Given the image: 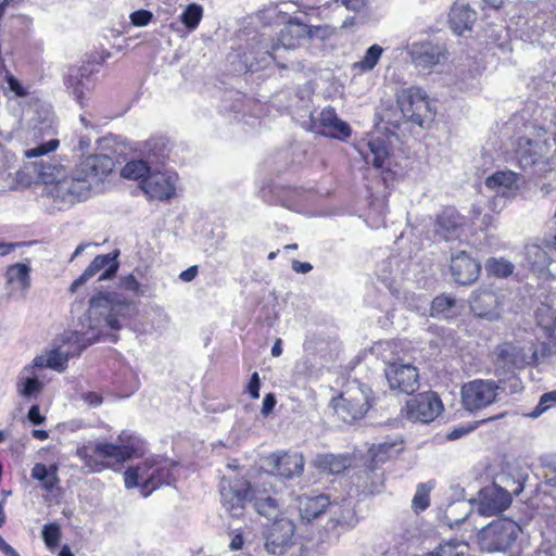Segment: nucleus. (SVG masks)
I'll list each match as a JSON object with an SVG mask.
<instances>
[{"instance_id": "f257e3e1", "label": "nucleus", "mask_w": 556, "mask_h": 556, "mask_svg": "<svg viewBox=\"0 0 556 556\" xmlns=\"http://www.w3.org/2000/svg\"><path fill=\"white\" fill-rule=\"evenodd\" d=\"M31 165L38 178L46 185L45 195L62 211L86 200L92 185L112 172L114 162L105 154H92L87 156L71 176L56 159H40Z\"/></svg>"}, {"instance_id": "f03ea898", "label": "nucleus", "mask_w": 556, "mask_h": 556, "mask_svg": "<svg viewBox=\"0 0 556 556\" xmlns=\"http://www.w3.org/2000/svg\"><path fill=\"white\" fill-rule=\"evenodd\" d=\"M222 504L232 517L243 514L245 503H251L255 511L267 519L276 518L280 503L273 494V483L264 481L262 486H252L242 478H223L219 484Z\"/></svg>"}, {"instance_id": "7ed1b4c3", "label": "nucleus", "mask_w": 556, "mask_h": 556, "mask_svg": "<svg viewBox=\"0 0 556 556\" xmlns=\"http://www.w3.org/2000/svg\"><path fill=\"white\" fill-rule=\"evenodd\" d=\"M137 304L124 294L115 291H99L89 300L88 320L89 329L102 326L112 330H121L137 314Z\"/></svg>"}, {"instance_id": "20e7f679", "label": "nucleus", "mask_w": 556, "mask_h": 556, "mask_svg": "<svg viewBox=\"0 0 556 556\" xmlns=\"http://www.w3.org/2000/svg\"><path fill=\"white\" fill-rule=\"evenodd\" d=\"M403 450V441H384L368 451V463L357 476L356 486L363 493H380L383 489L384 472L381 465L396 456Z\"/></svg>"}, {"instance_id": "39448f33", "label": "nucleus", "mask_w": 556, "mask_h": 556, "mask_svg": "<svg viewBox=\"0 0 556 556\" xmlns=\"http://www.w3.org/2000/svg\"><path fill=\"white\" fill-rule=\"evenodd\" d=\"M552 138L541 127H531L528 132L518 138L515 157L523 169L539 167L545 170L552 156Z\"/></svg>"}, {"instance_id": "423d86ee", "label": "nucleus", "mask_w": 556, "mask_h": 556, "mask_svg": "<svg viewBox=\"0 0 556 556\" xmlns=\"http://www.w3.org/2000/svg\"><path fill=\"white\" fill-rule=\"evenodd\" d=\"M327 515L326 523L317 533V544L320 548L337 544L341 535L354 529L359 521L355 505L349 500H343L341 503L330 501Z\"/></svg>"}, {"instance_id": "0eeeda50", "label": "nucleus", "mask_w": 556, "mask_h": 556, "mask_svg": "<svg viewBox=\"0 0 556 556\" xmlns=\"http://www.w3.org/2000/svg\"><path fill=\"white\" fill-rule=\"evenodd\" d=\"M386 377L391 389H397L404 396L400 402L405 406L401 409L402 416L412 422L417 421V368L412 364H390L386 368Z\"/></svg>"}, {"instance_id": "6e6552de", "label": "nucleus", "mask_w": 556, "mask_h": 556, "mask_svg": "<svg viewBox=\"0 0 556 556\" xmlns=\"http://www.w3.org/2000/svg\"><path fill=\"white\" fill-rule=\"evenodd\" d=\"M521 533L520 526L508 518H500L483 527L477 534L479 548L486 553H507Z\"/></svg>"}, {"instance_id": "1a4fd4ad", "label": "nucleus", "mask_w": 556, "mask_h": 556, "mask_svg": "<svg viewBox=\"0 0 556 556\" xmlns=\"http://www.w3.org/2000/svg\"><path fill=\"white\" fill-rule=\"evenodd\" d=\"M134 452V448L127 445L106 442H88L77 448L76 455L84 462L85 467H87L90 472H99L103 468L109 467L110 463L109 460L99 462L93 455H98L104 459H113L115 463L121 464L130 459Z\"/></svg>"}, {"instance_id": "9d476101", "label": "nucleus", "mask_w": 556, "mask_h": 556, "mask_svg": "<svg viewBox=\"0 0 556 556\" xmlns=\"http://www.w3.org/2000/svg\"><path fill=\"white\" fill-rule=\"evenodd\" d=\"M370 390L365 384L355 382L333 400L336 415L345 424H353L362 419L370 408Z\"/></svg>"}, {"instance_id": "9b49d317", "label": "nucleus", "mask_w": 556, "mask_h": 556, "mask_svg": "<svg viewBox=\"0 0 556 556\" xmlns=\"http://www.w3.org/2000/svg\"><path fill=\"white\" fill-rule=\"evenodd\" d=\"M290 33L289 30L281 29L276 40H260L256 47H253L249 54L245 55L247 62L249 61V55H254L255 70L267 67L270 62H276L279 67L286 68L287 66L285 64L278 62L277 51L281 48L290 50L298 47V42L290 36ZM254 64L251 63V70Z\"/></svg>"}, {"instance_id": "f8f14e48", "label": "nucleus", "mask_w": 556, "mask_h": 556, "mask_svg": "<svg viewBox=\"0 0 556 556\" xmlns=\"http://www.w3.org/2000/svg\"><path fill=\"white\" fill-rule=\"evenodd\" d=\"M536 359V348L532 341L506 342L497 349V364L505 370L523 368Z\"/></svg>"}, {"instance_id": "ddd939ff", "label": "nucleus", "mask_w": 556, "mask_h": 556, "mask_svg": "<svg viewBox=\"0 0 556 556\" xmlns=\"http://www.w3.org/2000/svg\"><path fill=\"white\" fill-rule=\"evenodd\" d=\"M176 466L177 464L168 458L144 460L146 480L141 483V494L148 497L156 489L170 485L175 481Z\"/></svg>"}, {"instance_id": "4468645a", "label": "nucleus", "mask_w": 556, "mask_h": 556, "mask_svg": "<svg viewBox=\"0 0 556 556\" xmlns=\"http://www.w3.org/2000/svg\"><path fill=\"white\" fill-rule=\"evenodd\" d=\"M497 384L493 380H473L462 388V403L466 410L482 409L495 402Z\"/></svg>"}, {"instance_id": "2eb2a0df", "label": "nucleus", "mask_w": 556, "mask_h": 556, "mask_svg": "<svg viewBox=\"0 0 556 556\" xmlns=\"http://www.w3.org/2000/svg\"><path fill=\"white\" fill-rule=\"evenodd\" d=\"M309 123V130L341 141L348 140L352 132L350 125L340 119L331 106L319 112L318 117L311 115Z\"/></svg>"}, {"instance_id": "dca6fc26", "label": "nucleus", "mask_w": 556, "mask_h": 556, "mask_svg": "<svg viewBox=\"0 0 556 556\" xmlns=\"http://www.w3.org/2000/svg\"><path fill=\"white\" fill-rule=\"evenodd\" d=\"M415 263L412 257L408 261L401 258L399 255H392L383 260L377 268L378 278L390 290H394V283L397 278L405 280H414L417 276L415 271Z\"/></svg>"}, {"instance_id": "f3484780", "label": "nucleus", "mask_w": 556, "mask_h": 556, "mask_svg": "<svg viewBox=\"0 0 556 556\" xmlns=\"http://www.w3.org/2000/svg\"><path fill=\"white\" fill-rule=\"evenodd\" d=\"M118 254V251H114L112 253L97 255L85 271L73 281L70 287V291L72 293L76 292L79 287L85 285L102 269L103 273L99 276V281L110 280L115 277L119 268V263L117 261Z\"/></svg>"}, {"instance_id": "a211bd4d", "label": "nucleus", "mask_w": 556, "mask_h": 556, "mask_svg": "<svg viewBox=\"0 0 556 556\" xmlns=\"http://www.w3.org/2000/svg\"><path fill=\"white\" fill-rule=\"evenodd\" d=\"M295 526L288 518L274 521L265 536V549L271 555H281L292 544Z\"/></svg>"}, {"instance_id": "6ab92c4d", "label": "nucleus", "mask_w": 556, "mask_h": 556, "mask_svg": "<svg viewBox=\"0 0 556 556\" xmlns=\"http://www.w3.org/2000/svg\"><path fill=\"white\" fill-rule=\"evenodd\" d=\"M175 180L176 174L155 168L147 179L140 181V186L149 198L168 201L176 192Z\"/></svg>"}, {"instance_id": "aec40b11", "label": "nucleus", "mask_w": 556, "mask_h": 556, "mask_svg": "<svg viewBox=\"0 0 556 556\" xmlns=\"http://www.w3.org/2000/svg\"><path fill=\"white\" fill-rule=\"evenodd\" d=\"M470 309L475 316L493 321L501 316L500 296L489 288L475 290L469 298Z\"/></svg>"}, {"instance_id": "412c9836", "label": "nucleus", "mask_w": 556, "mask_h": 556, "mask_svg": "<svg viewBox=\"0 0 556 556\" xmlns=\"http://www.w3.org/2000/svg\"><path fill=\"white\" fill-rule=\"evenodd\" d=\"M450 270L458 285L469 286L479 278L481 265L467 252L459 251L451 255Z\"/></svg>"}, {"instance_id": "4be33fe9", "label": "nucleus", "mask_w": 556, "mask_h": 556, "mask_svg": "<svg viewBox=\"0 0 556 556\" xmlns=\"http://www.w3.org/2000/svg\"><path fill=\"white\" fill-rule=\"evenodd\" d=\"M511 503L510 494L497 485L483 488L478 495V511L483 516L496 515Z\"/></svg>"}, {"instance_id": "5701e85b", "label": "nucleus", "mask_w": 556, "mask_h": 556, "mask_svg": "<svg viewBox=\"0 0 556 556\" xmlns=\"http://www.w3.org/2000/svg\"><path fill=\"white\" fill-rule=\"evenodd\" d=\"M267 465L271 467V470L278 476L285 479H293L302 475L304 459L302 454L298 452H278L268 456Z\"/></svg>"}, {"instance_id": "b1692460", "label": "nucleus", "mask_w": 556, "mask_h": 556, "mask_svg": "<svg viewBox=\"0 0 556 556\" xmlns=\"http://www.w3.org/2000/svg\"><path fill=\"white\" fill-rule=\"evenodd\" d=\"M329 506L330 497L324 493L299 496L298 510L300 522L302 525L312 523L313 521L319 519L323 515L327 514Z\"/></svg>"}, {"instance_id": "393cba45", "label": "nucleus", "mask_w": 556, "mask_h": 556, "mask_svg": "<svg viewBox=\"0 0 556 556\" xmlns=\"http://www.w3.org/2000/svg\"><path fill=\"white\" fill-rule=\"evenodd\" d=\"M464 217L453 207L444 208L434 223V232L439 239L450 241L458 238Z\"/></svg>"}, {"instance_id": "a878e982", "label": "nucleus", "mask_w": 556, "mask_h": 556, "mask_svg": "<svg viewBox=\"0 0 556 556\" xmlns=\"http://www.w3.org/2000/svg\"><path fill=\"white\" fill-rule=\"evenodd\" d=\"M139 152L153 168H159L169 156V141L164 137L151 138L141 144Z\"/></svg>"}, {"instance_id": "bb28decb", "label": "nucleus", "mask_w": 556, "mask_h": 556, "mask_svg": "<svg viewBox=\"0 0 556 556\" xmlns=\"http://www.w3.org/2000/svg\"><path fill=\"white\" fill-rule=\"evenodd\" d=\"M31 116L29 117V126L34 131V136H50L54 134L55 117L49 105L35 104L29 109Z\"/></svg>"}, {"instance_id": "cd10ccee", "label": "nucleus", "mask_w": 556, "mask_h": 556, "mask_svg": "<svg viewBox=\"0 0 556 556\" xmlns=\"http://www.w3.org/2000/svg\"><path fill=\"white\" fill-rule=\"evenodd\" d=\"M526 266L538 276H549V266L553 262L552 256L545 248L532 243L525 248Z\"/></svg>"}, {"instance_id": "c85d7f7f", "label": "nucleus", "mask_w": 556, "mask_h": 556, "mask_svg": "<svg viewBox=\"0 0 556 556\" xmlns=\"http://www.w3.org/2000/svg\"><path fill=\"white\" fill-rule=\"evenodd\" d=\"M477 21V12L467 3H454L451 8L448 22L451 28L457 35L470 30Z\"/></svg>"}, {"instance_id": "c756f323", "label": "nucleus", "mask_w": 556, "mask_h": 556, "mask_svg": "<svg viewBox=\"0 0 556 556\" xmlns=\"http://www.w3.org/2000/svg\"><path fill=\"white\" fill-rule=\"evenodd\" d=\"M446 60V48L440 41H425L419 45V68L429 70Z\"/></svg>"}, {"instance_id": "7c9ffc66", "label": "nucleus", "mask_w": 556, "mask_h": 556, "mask_svg": "<svg viewBox=\"0 0 556 556\" xmlns=\"http://www.w3.org/2000/svg\"><path fill=\"white\" fill-rule=\"evenodd\" d=\"M443 412V404L432 391L419 393V424L434 421Z\"/></svg>"}, {"instance_id": "2f4dec72", "label": "nucleus", "mask_w": 556, "mask_h": 556, "mask_svg": "<svg viewBox=\"0 0 556 556\" xmlns=\"http://www.w3.org/2000/svg\"><path fill=\"white\" fill-rule=\"evenodd\" d=\"M460 308L454 296L443 293L432 300L430 315L439 319H452L460 313Z\"/></svg>"}, {"instance_id": "473e14b6", "label": "nucleus", "mask_w": 556, "mask_h": 556, "mask_svg": "<svg viewBox=\"0 0 556 556\" xmlns=\"http://www.w3.org/2000/svg\"><path fill=\"white\" fill-rule=\"evenodd\" d=\"M30 271L29 264L15 263L10 265L5 271L7 283L26 293L30 288Z\"/></svg>"}, {"instance_id": "72a5a7b5", "label": "nucleus", "mask_w": 556, "mask_h": 556, "mask_svg": "<svg viewBox=\"0 0 556 556\" xmlns=\"http://www.w3.org/2000/svg\"><path fill=\"white\" fill-rule=\"evenodd\" d=\"M90 80V74L84 67H70L64 78V84L71 90L77 101H81L84 90L87 89V83Z\"/></svg>"}, {"instance_id": "f704fd0d", "label": "nucleus", "mask_w": 556, "mask_h": 556, "mask_svg": "<svg viewBox=\"0 0 556 556\" xmlns=\"http://www.w3.org/2000/svg\"><path fill=\"white\" fill-rule=\"evenodd\" d=\"M417 98V88L408 87L400 90L396 96L397 109L401 118L405 123H416L415 101Z\"/></svg>"}, {"instance_id": "c9c22d12", "label": "nucleus", "mask_w": 556, "mask_h": 556, "mask_svg": "<svg viewBox=\"0 0 556 556\" xmlns=\"http://www.w3.org/2000/svg\"><path fill=\"white\" fill-rule=\"evenodd\" d=\"M368 151L363 152V157L367 164L376 168H382L389 156L388 146L383 138H372L367 143Z\"/></svg>"}, {"instance_id": "e433bc0d", "label": "nucleus", "mask_w": 556, "mask_h": 556, "mask_svg": "<svg viewBox=\"0 0 556 556\" xmlns=\"http://www.w3.org/2000/svg\"><path fill=\"white\" fill-rule=\"evenodd\" d=\"M518 175L511 170L496 172L485 179V187L504 197L507 190L517 186Z\"/></svg>"}, {"instance_id": "4c0bfd02", "label": "nucleus", "mask_w": 556, "mask_h": 556, "mask_svg": "<svg viewBox=\"0 0 556 556\" xmlns=\"http://www.w3.org/2000/svg\"><path fill=\"white\" fill-rule=\"evenodd\" d=\"M42 382L31 372V367H25L18 376L17 391L26 397L31 399L42 390Z\"/></svg>"}, {"instance_id": "58836bf2", "label": "nucleus", "mask_w": 556, "mask_h": 556, "mask_svg": "<svg viewBox=\"0 0 556 556\" xmlns=\"http://www.w3.org/2000/svg\"><path fill=\"white\" fill-rule=\"evenodd\" d=\"M153 168L143 157L134 160L126 163L122 168L121 175L126 179L144 180L153 173Z\"/></svg>"}, {"instance_id": "ea45409f", "label": "nucleus", "mask_w": 556, "mask_h": 556, "mask_svg": "<svg viewBox=\"0 0 556 556\" xmlns=\"http://www.w3.org/2000/svg\"><path fill=\"white\" fill-rule=\"evenodd\" d=\"M31 478L42 482V488L47 492H51L55 484L59 482L56 475V467H47L45 464L37 463L31 468Z\"/></svg>"}, {"instance_id": "a19ab883", "label": "nucleus", "mask_w": 556, "mask_h": 556, "mask_svg": "<svg viewBox=\"0 0 556 556\" xmlns=\"http://www.w3.org/2000/svg\"><path fill=\"white\" fill-rule=\"evenodd\" d=\"M382 53L383 49L379 45L375 43L370 46L366 50L365 55L358 62L353 64V70L357 71L358 73H367L372 71L378 64Z\"/></svg>"}, {"instance_id": "79ce46f5", "label": "nucleus", "mask_w": 556, "mask_h": 556, "mask_svg": "<svg viewBox=\"0 0 556 556\" xmlns=\"http://www.w3.org/2000/svg\"><path fill=\"white\" fill-rule=\"evenodd\" d=\"M468 545L458 540H450L441 543L435 549L424 556H465Z\"/></svg>"}, {"instance_id": "37998d69", "label": "nucleus", "mask_w": 556, "mask_h": 556, "mask_svg": "<svg viewBox=\"0 0 556 556\" xmlns=\"http://www.w3.org/2000/svg\"><path fill=\"white\" fill-rule=\"evenodd\" d=\"M437 103L419 91V128H427L434 121Z\"/></svg>"}, {"instance_id": "c03bdc74", "label": "nucleus", "mask_w": 556, "mask_h": 556, "mask_svg": "<svg viewBox=\"0 0 556 556\" xmlns=\"http://www.w3.org/2000/svg\"><path fill=\"white\" fill-rule=\"evenodd\" d=\"M295 374L311 380H317L323 375V366L314 362L313 358L306 356L295 364Z\"/></svg>"}, {"instance_id": "a18cd8bd", "label": "nucleus", "mask_w": 556, "mask_h": 556, "mask_svg": "<svg viewBox=\"0 0 556 556\" xmlns=\"http://www.w3.org/2000/svg\"><path fill=\"white\" fill-rule=\"evenodd\" d=\"M203 16V8L198 3H190L186 7L180 15L181 23L189 29L193 30L198 27Z\"/></svg>"}, {"instance_id": "49530a36", "label": "nucleus", "mask_w": 556, "mask_h": 556, "mask_svg": "<svg viewBox=\"0 0 556 556\" xmlns=\"http://www.w3.org/2000/svg\"><path fill=\"white\" fill-rule=\"evenodd\" d=\"M20 170L9 164L0 165V191L13 190L18 185Z\"/></svg>"}, {"instance_id": "de8ad7c7", "label": "nucleus", "mask_w": 556, "mask_h": 556, "mask_svg": "<svg viewBox=\"0 0 556 556\" xmlns=\"http://www.w3.org/2000/svg\"><path fill=\"white\" fill-rule=\"evenodd\" d=\"M554 407H556V390L543 393L528 417L535 419Z\"/></svg>"}, {"instance_id": "09e8293b", "label": "nucleus", "mask_w": 556, "mask_h": 556, "mask_svg": "<svg viewBox=\"0 0 556 556\" xmlns=\"http://www.w3.org/2000/svg\"><path fill=\"white\" fill-rule=\"evenodd\" d=\"M41 535L47 547L53 551L59 546L61 528L56 522L47 523L42 527Z\"/></svg>"}, {"instance_id": "8fccbe9b", "label": "nucleus", "mask_w": 556, "mask_h": 556, "mask_svg": "<svg viewBox=\"0 0 556 556\" xmlns=\"http://www.w3.org/2000/svg\"><path fill=\"white\" fill-rule=\"evenodd\" d=\"M486 270L497 277H508L514 271V265L503 258H490L486 262Z\"/></svg>"}, {"instance_id": "3c124183", "label": "nucleus", "mask_w": 556, "mask_h": 556, "mask_svg": "<svg viewBox=\"0 0 556 556\" xmlns=\"http://www.w3.org/2000/svg\"><path fill=\"white\" fill-rule=\"evenodd\" d=\"M124 480H125V486L127 489H132L135 486H140L139 480H142V482L146 480V468H144V462L142 465H139L138 467L128 468L124 473Z\"/></svg>"}, {"instance_id": "603ef678", "label": "nucleus", "mask_w": 556, "mask_h": 556, "mask_svg": "<svg viewBox=\"0 0 556 556\" xmlns=\"http://www.w3.org/2000/svg\"><path fill=\"white\" fill-rule=\"evenodd\" d=\"M60 144V141L55 138H51L48 141L38 144L35 148L27 149L24 151L26 157H42L46 156L49 152L54 151Z\"/></svg>"}, {"instance_id": "864d4df0", "label": "nucleus", "mask_w": 556, "mask_h": 556, "mask_svg": "<svg viewBox=\"0 0 556 556\" xmlns=\"http://www.w3.org/2000/svg\"><path fill=\"white\" fill-rule=\"evenodd\" d=\"M282 29L291 31L290 36L298 42V46L301 39L307 38V25L298 17H291Z\"/></svg>"}, {"instance_id": "5fc2aeb1", "label": "nucleus", "mask_w": 556, "mask_h": 556, "mask_svg": "<svg viewBox=\"0 0 556 556\" xmlns=\"http://www.w3.org/2000/svg\"><path fill=\"white\" fill-rule=\"evenodd\" d=\"M68 356H70L68 352L64 353L60 350H52L47 355L48 367L59 370V371H62L65 367L66 362L68 361Z\"/></svg>"}, {"instance_id": "6e6d98bb", "label": "nucleus", "mask_w": 556, "mask_h": 556, "mask_svg": "<svg viewBox=\"0 0 556 556\" xmlns=\"http://www.w3.org/2000/svg\"><path fill=\"white\" fill-rule=\"evenodd\" d=\"M279 14L280 11L278 10V7L271 3L258 10L255 16L264 25H270L278 18Z\"/></svg>"}, {"instance_id": "4d7b16f0", "label": "nucleus", "mask_w": 556, "mask_h": 556, "mask_svg": "<svg viewBox=\"0 0 556 556\" xmlns=\"http://www.w3.org/2000/svg\"><path fill=\"white\" fill-rule=\"evenodd\" d=\"M325 468L329 470L330 473H340L348 467V459L341 456L327 455L324 459Z\"/></svg>"}, {"instance_id": "13d9d810", "label": "nucleus", "mask_w": 556, "mask_h": 556, "mask_svg": "<svg viewBox=\"0 0 556 556\" xmlns=\"http://www.w3.org/2000/svg\"><path fill=\"white\" fill-rule=\"evenodd\" d=\"M542 467L545 483L556 488V456L545 459Z\"/></svg>"}, {"instance_id": "bf43d9fd", "label": "nucleus", "mask_w": 556, "mask_h": 556, "mask_svg": "<svg viewBox=\"0 0 556 556\" xmlns=\"http://www.w3.org/2000/svg\"><path fill=\"white\" fill-rule=\"evenodd\" d=\"M458 505H459V504H456V505H452V506H450V513H448V514H447V513H444V514L439 513V514H438V516H437V517H438V519H439V521H440L441 523H443V525L448 526L450 528H453V527H454V525H458L459 522L464 521V520L467 518L468 513H465V514H464L462 517H459V518H453V517H452V515H453L454 510L457 508V506H458Z\"/></svg>"}, {"instance_id": "052dcab7", "label": "nucleus", "mask_w": 556, "mask_h": 556, "mask_svg": "<svg viewBox=\"0 0 556 556\" xmlns=\"http://www.w3.org/2000/svg\"><path fill=\"white\" fill-rule=\"evenodd\" d=\"M152 18L153 14L148 10H138L130 14L131 24L139 27L148 25Z\"/></svg>"}, {"instance_id": "680f3d73", "label": "nucleus", "mask_w": 556, "mask_h": 556, "mask_svg": "<svg viewBox=\"0 0 556 556\" xmlns=\"http://www.w3.org/2000/svg\"><path fill=\"white\" fill-rule=\"evenodd\" d=\"M121 285L126 290L135 292L136 294L144 293V290L142 289V285L131 274L121 278Z\"/></svg>"}, {"instance_id": "e2e57ef3", "label": "nucleus", "mask_w": 556, "mask_h": 556, "mask_svg": "<svg viewBox=\"0 0 556 556\" xmlns=\"http://www.w3.org/2000/svg\"><path fill=\"white\" fill-rule=\"evenodd\" d=\"M230 536V543L229 547L231 551H238L241 549L244 543V530L239 529H231L229 532Z\"/></svg>"}, {"instance_id": "0e129e2a", "label": "nucleus", "mask_w": 556, "mask_h": 556, "mask_svg": "<svg viewBox=\"0 0 556 556\" xmlns=\"http://www.w3.org/2000/svg\"><path fill=\"white\" fill-rule=\"evenodd\" d=\"M432 482L419 484V510H425L429 507V492L432 490Z\"/></svg>"}, {"instance_id": "69168bd1", "label": "nucleus", "mask_w": 556, "mask_h": 556, "mask_svg": "<svg viewBox=\"0 0 556 556\" xmlns=\"http://www.w3.org/2000/svg\"><path fill=\"white\" fill-rule=\"evenodd\" d=\"M336 3H340L346 8V10L352 12H361L363 11L367 4L368 0H333Z\"/></svg>"}, {"instance_id": "338daca9", "label": "nucleus", "mask_w": 556, "mask_h": 556, "mask_svg": "<svg viewBox=\"0 0 556 556\" xmlns=\"http://www.w3.org/2000/svg\"><path fill=\"white\" fill-rule=\"evenodd\" d=\"M260 388H261V379L258 376V372H253L250 381L247 386V391L251 395L252 399H258L260 397Z\"/></svg>"}, {"instance_id": "774afa93", "label": "nucleus", "mask_w": 556, "mask_h": 556, "mask_svg": "<svg viewBox=\"0 0 556 556\" xmlns=\"http://www.w3.org/2000/svg\"><path fill=\"white\" fill-rule=\"evenodd\" d=\"M27 419L31 425L38 426L45 422L46 417L40 413L39 405L34 404L27 413Z\"/></svg>"}]
</instances>
